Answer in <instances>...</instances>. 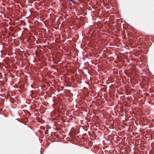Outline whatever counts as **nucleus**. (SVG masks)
Returning a JSON list of instances; mask_svg holds the SVG:
<instances>
[{
    "label": "nucleus",
    "mask_w": 154,
    "mask_h": 154,
    "mask_svg": "<svg viewBox=\"0 0 154 154\" xmlns=\"http://www.w3.org/2000/svg\"><path fill=\"white\" fill-rule=\"evenodd\" d=\"M10 101L12 103L14 101V99L13 98H11Z\"/></svg>",
    "instance_id": "f257e3e1"
},
{
    "label": "nucleus",
    "mask_w": 154,
    "mask_h": 154,
    "mask_svg": "<svg viewBox=\"0 0 154 154\" xmlns=\"http://www.w3.org/2000/svg\"><path fill=\"white\" fill-rule=\"evenodd\" d=\"M48 131H45V134H48Z\"/></svg>",
    "instance_id": "f03ea898"
},
{
    "label": "nucleus",
    "mask_w": 154,
    "mask_h": 154,
    "mask_svg": "<svg viewBox=\"0 0 154 154\" xmlns=\"http://www.w3.org/2000/svg\"><path fill=\"white\" fill-rule=\"evenodd\" d=\"M69 0L71 1L72 2H73V0Z\"/></svg>",
    "instance_id": "7ed1b4c3"
}]
</instances>
